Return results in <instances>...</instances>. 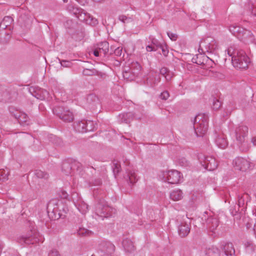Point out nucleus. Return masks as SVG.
Here are the masks:
<instances>
[{
	"label": "nucleus",
	"instance_id": "obj_1",
	"mask_svg": "<svg viewBox=\"0 0 256 256\" xmlns=\"http://www.w3.org/2000/svg\"><path fill=\"white\" fill-rule=\"evenodd\" d=\"M227 53L232 57V62L234 66L242 69L248 67L250 59L244 51L236 50L233 47L230 46L227 50Z\"/></svg>",
	"mask_w": 256,
	"mask_h": 256
},
{
	"label": "nucleus",
	"instance_id": "obj_42",
	"mask_svg": "<svg viewBox=\"0 0 256 256\" xmlns=\"http://www.w3.org/2000/svg\"><path fill=\"white\" fill-rule=\"evenodd\" d=\"M168 72H170L166 68H162L160 70V74L165 76Z\"/></svg>",
	"mask_w": 256,
	"mask_h": 256
},
{
	"label": "nucleus",
	"instance_id": "obj_53",
	"mask_svg": "<svg viewBox=\"0 0 256 256\" xmlns=\"http://www.w3.org/2000/svg\"><path fill=\"white\" fill-rule=\"evenodd\" d=\"M255 10V12H252L254 15H255L256 16V8L254 9Z\"/></svg>",
	"mask_w": 256,
	"mask_h": 256
},
{
	"label": "nucleus",
	"instance_id": "obj_52",
	"mask_svg": "<svg viewBox=\"0 0 256 256\" xmlns=\"http://www.w3.org/2000/svg\"><path fill=\"white\" fill-rule=\"evenodd\" d=\"M204 42H201L200 43V48H202V46H204Z\"/></svg>",
	"mask_w": 256,
	"mask_h": 256
},
{
	"label": "nucleus",
	"instance_id": "obj_16",
	"mask_svg": "<svg viewBox=\"0 0 256 256\" xmlns=\"http://www.w3.org/2000/svg\"><path fill=\"white\" fill-rule=\"evenodd\" d=\"M224 251L227 256H234L235 254V250L232 244H226L224 246Z\"/></svg>",
	"mask_w": 256,
	"mask_h": 256
},
{
	"label": "nucleus",
	"instance_id": "obj_26",
	"mask_svg": "<svg viewBox=\"0 0 256 256\" xmlns=\"http://www.w3.org/2000/svg\"><path fill=\"white\" fill-rule=\"evenodd\" d=\"M130 68L134 74H138L142 69V66L138 62H135L132 64Z\"/></svg>",
	"mask_w": 256,
	"mask_h": 256
},
{
	"label": "nucleus",
	"instance_id": "obj_37",
	"mask_svg": "<svg viewBox=\"0 0 256 256\" xmlns=\"http://www.w3.org/2000/svg\"><path fill=\"white\" fill-rule=\"evenodd\" d=\"M169 96L168 92L167 91H164L161 94L160 97L162 99L166 100L168 98Z\"/></svg>",
	"mask_w": 256,
	"mask_h": 256
},
{
	"label": "nucleus",
	"instance_id": "obj_40",
	"mask_svg": "<svg viewBox=\"0 0 256 256\" xmlns=\"http://www.w3.org/2000/svg\"><path fill=\"white\" fill-rule=\"evenodd\" d=\"M54 140L52 142L54 143L56 145H60L62 143V140L56 137V136H53Z\"/></svg>",
	"mask_w": 256,
	"mask_h": 256
},
{
	"label": "nucleus",
	"instance_id": "obj_20",
	"mask_svg": "<svg viewBox=\"0 0 256 256\" xmlns=\"http://www.w3.org/2000/svg\"><path fill=\"white\" fill-rule=\"evenodd\" d=\"M122 245L124 250L128 252H132L134 249V244L130 240L126 239L124 240Z\"/></svg>",
	"mask_w": 256,
	"mask_h": 256
},
{
	"label": "nucleus",
	"instance_id": "obj_35",
	"mask_svg": "<svg viewBox=\"0 0 256 256\" xmlns=\"http://www.w3.org/2000/svg\"><path fill=\"white\" fill-rule=\"evenodd\" d=\"M60 64L62 66L66 68H68L72 66L71 62L64 60L60 62Z\"/></svg>",
	"mask_w": 256,
	"mask_h": 256
},
{
	"label": "nucleus",
	"instance_id": "obj_28",
	"mask_svg": "<svg viewBox=\"0 0 256 256\" xmlns=\"http://www.w3.org/2000/svg\"><path fill=\"white\" fill-rule=\"evenodd\" d=\"M92 232L84 228H80L78 231V235L82 236H90Z\"/></svg>",
	"mask_w": 256,
	"mask_h": 256
},
{
	"label": "nucleus",
	"instance_id": "obj_56",
	"mask_svg": "<svg viewBox=\"0 0 256 256\" xmlns=\"http://www.w3.org/2000/svg\"><path fill=\"white\" fill-rule=\"evenodd\" d=\"M92 256H94L93 255H92Z\"/></svg>",
	"mask_w": 256,
	"mask_h": 256
},
{
	"label": "nucleus",
	"instance_id": "obj_38",
	"mask_svg": "<svg viewBox=\"0 0 256 256\" xmlns=\"http://www.w3.org/2000/svg\"><path fill=\"white\" fill-rule=\"evenodd\" d=\"M36 174L38 178H47V174H44L40 170L36 172Z\"/></svg>",
	"mask_w": 256,
	"mask_h": 256
},
{
	"label": "nucleus",
	"instance_id": "obj_21",
	"mask_svg": "<svg viewBox=\"0 0 256 256\" xmlns=\"http://www.w3.org/2000/svg\"><path fill=\"white\" fill-rule=\"evenodd\" d=\"M216 143L217 146L222 148H225L228 146V142L222 136H218L216 140Z\"/></svg>",
	"mask_w": 256,
	"mask_h": 256
},
{
	"label": "nucleus",
	"instance_id": "obj_34",
	"mask_svg": "<svg viewBox=\"0 0 256 256\" xmlns=\"http://www.w3.org/2000/svg\"><path fill=\"white\" fill-rule=\"evenodd\" d=\"M160 48H161L162 52V54L164 56H166L168 53V50L166 45L160 44Z\"/></svg>",
	"mask_w": 256,
	"mask_h": 256
},
{
	"label": "nucleus",
	"instance_id": "obj_33",
	"mask_svg": "<svg viewBox=\"0 0 256 256\" xmlns=\"http://www.w3.org/2000/svg\"><path fill=\"white\" fill-rule=\"evenodd\" d=\"M98 72L94 69H84L83 70V74L86 76H92L97 74Z\"/></svg>",
	"mask_w": 256,
	"mask_h": 256
},
{
	"label": "nucleus",
	"instance_id": "obj_11",
	"mask_svg": "<svg viewBox=\"0 0 256 256\" xmlns=\"http://www.w3.org/2000/svg\"><path fill=\"white\" fill-rule=\"evenodd\" d=\"M248 132V128L245 126H241L236 130V139L238 142H242Z\"/></svg>",
	"mask_w": 256,
	"mask_h": 256
},
{
	"label": "nucleus",
	"instance_id": "obj_54",
	"mask_svg": "<svg viewBox=\"0 0 256 256\" xmlns=\"http://www.w3.org/2000/svg\"><path fill=\"white\" fill-rule=\"evenodd\" d=\"M64 2H67L68 0H62Z\"/></svg>",
	"mask_w": 256,
	"mask_h": 256
},
{
	"label": "nucleus",
	"instance_id": "obj_25",
	"mask_svg": "<svg viewBox=\"0 0 256 256\" xmlns=\"http://www.w3.org/2000/svg\"><path fill=\"white\" fill-rule=\"evenodd\" d=\"M208 223L209 229L212 232L215 230L218 226V220L216 218H211L209 219Z\"/></svg>",
	"mask_w": 256,
	"mask_h": 256
},
{
	"label": "nucleus",
	"instance_id": "obj_2",
	"mask_svg": "<svg viewBox=\"0 0 256 256\" xmlns=\"http://www.w3.org/2000/svg\"><path fill=\"white\" fill-rule=\"evenodd\" d=\"M195 132L198 136H203L208 130V117L204 114H199L195 118Z\"/></svg>",
	"mask_w": 256,
	"mask_h": 256
},
{
	"label": "nucleus",
	"instance_id": "obj_24",
	"mask_svg": "<svg viewBox=\"0 0 256 256\" xmlns=\"http://www.w3.org/2000/svg\"><path fill=\"white\" fill-rule=\"evenodd\" d=\"M128 177L131 184H134L138 180V178L134 171L132 170H128Z\"/></svg>",
	"mask_w": 256,
	"mask_h": 256
},
{
	"label": "nucleus",
	"instance_id": "obj_4",
	"mask_svg": "<svg viewBox=\"0 0 256 256\" xmlns=\"http://www.w3.org/2000/svg\"><path fill=\"white\" fill-rule=\"evenodd\" d=\"M20 240L26 244H34L39 242H42L44 238L36 232H31L28 234L21 237Z\"/></svg>",
	"mask_w": 256,
	"mask_h": 256
},
{
	"label": "nucleus",
	"instance_id": "obj_12",
	"mask_svg": "<svg viewBox=\"0 0 256 256\" xmlns=\"http://www.w3.org/2000/svg\"><path fill=\"white\" fill-rule=\"evenodd\" d=\"M238 38L246 44L252 43L254 40V38L252 32L250 30L244 28V32H242Z\"/></svg>",
	"mask_w": 256,
	"mask_h": 256
},
{
	"label": "nucleus",
	"instance_id": "obj_18",
	"mask_svg": "<svg viewBox=\"0 0 256 256\" xmlns=\"http://www.w3.org/2000/svg\"><path fill=\"white\" fill-rule=\"evenodd\" d=\"M204 43L208 44L207 46H206V50L208 52H212L218 48V45L216 42L214 40H212L210 42L207 40V42Z\"/></svg>",
	"mask_w": 256,
	"mask_h": 256
},
{
	"label": "nucleus",
	"instance_id": "obj_17",
	"mask_svg": "<svg viewBox=\"0 0 256 256\" xmlns=\"http://www.w3.org/2000/svg\"><path fill=\"white\" fill-rule=\"evenodd\" d=\"M229 30L234 35L238 38L242 32H244V28L236 25H232L230 26Z\"/></svg>",
	"mask_w": 256,
	"mask_h": 256
},
{
	"label": "nucleus",
	"instance_id": "obj_41",
	"mask_svg": "<svg viewBox=\"0 0 256 256\" xmlns=\"http://www.w3.org/2000/svg\"><path fill=\"white\" fill-rule=\"evenodd\" d=\"M60 196L62 198H66L68 197V194L66 191L62 190L60 192Z\"/></svg>",
	"mask_w": 256,
	"mask_h": 256
},
{
	"label": "nucleus",
	"instance_id": "obj_22",
	"mask_svg": "<svg viewBox=\"0 0 256 256\" xmlns=\"http://www.w3.org/2000/svg\"><path fill=\"white\" fill-rule=\"evenodd\" d=\"M12 21L13 20L10 16L4 17L0 24V28L2 29H5L8 26H10Z\"/></svg>",
	"mask_w": 256,
	"mask_h": 256
},
{
	"label": "nucleus",
	"instance_id": "obj_27",
	"mask_svg": "<svg viewBox=\"0 0 256 256\" xmlns=\"http://www.w3.org/2000/svg\"><path fill=\"white\" fill-rule=\"evenodd\" d=\"M16 117L18 119L19 122L22 124H24L28 120L27 114L24 112L20 113L18 116H16Z\"/></svg>",
	"mask_w": 256,
	"mask_h": 256
},
{
	"label": "nucleus",
	"instance_id": "obj_8",
	"mask_svg": "<svg viewBox=\"0 0 256 256\" xmlns=\"http://www.w3.org/2000/svg\"><path fill=\"white\" fill-rule=\"evenodd\" d=\"M201 162L204 168L208 170H215L218 166L215 159L211 156L204 157V160Z\"/></svg>",
	"mask_w": 256,
	"mask_h": 256
},
{
	"label": "nucleus",
	"instance_id": "obj_43",
	"mask_svg": "<svg viewBox=\"0 0 256 256\" xmlns=\"http://www.w3.org/2000/svg\"><path fill=\"white\" fill-rule=\"evenodd\" d=\"M122 53V48L120 47H118L114 50V54L116 56H120Z\"/></svg>",
	"mask_w": 256,
	"mask_h": 256
},
{
	"label": "nucleus",
	"instance_id": "obj_46",
	"mask_svg": "<svg viewBox=\"0 0 256 256\" xmlns=\"http://www.w3.org/2000/svg\"><path fill=\"white\" fill-rule=\"evenodd\" d=\"M172 74L170 72H168L165 76L166 80H171L172 78Z\"/></svg>",
	"mask_w": 256,
	"mask_h": 256
},
{
	"label": "nucleus",
	"instance_id": "obj_23",
	"mask_svg": "<svg viewBox=\"0 0 256 256\" xmlns=\"http://www.w3.org/2000/svg\"><path fill=\"white\" fill-rule=\"evenodd\" d=\"M108 44L106 42H102L98 46V48L100 52V54H102L104 55L106 54L108 52Z\"/></svg>",
	"mask_w": 256,
	"mask_h": 256
},
{
	"label": "nucleus",
	"instance_id": "obj_50",
	"mask_svg": "<svg viewBox=\"0 0 256 256\" xmlns=\"http://www.w3.org/2000/svg\"><path fill=\"white\" fill-rule=\"evenodd\" d=\"M126 19V17L124 16H121L119 17V20L123 22Z\"/></svg>",
	"mask_w": 256,
	"mask_h": 256
},
{
	"label": "nucleus",
	"instance_id": "obj_49",
	"mask_svg": "<svg viewBox=\"0 0 256 256\" xmlns=\"http://www.w3.org/2000/svg\"><path fill=\"white\" fill-rule=\"evenodd\" d=\"M119 169H120V166H119L118 164H116V166H115V168L114 170V172H119V170H120Z\"/></svg>",
	"mask_w": 256,
	"mask_h": 256
},
{
	"label": "nucleus",
	"instance_id": "obj_13",
	"mask_svg": "<svg viewBox=\"0 0 256 256\" xmlns=\"http://www.w3.org/2000/svg\"><path fill=\"white\" fill-rule=\"evenodd\" d=\"M102 251L108 254H112L114 251V246L110 242H106L100 244Z\"/></svg>",
	"mask_w": 256,
	"mask_h": 256
},
{
	"label": "nucleus",
	"instance_id": "obj_14",
	"mask_svg": "<svg viewBox=\"0 0 256 256\" xmlns=\"http://www.w3.org/2000/svg\"><path fill=\"white\" fill-rule=\"evenodd\" d=\"M74 13L76 16V17L81 21L85 22L86 20L88 14L84 12L82 10H78V8L74 9Z\"/></svg>",
	"mask_w": 256,
	"mask_h": 256
},
{
	"label": "nucleus",
	"instance_id": "obj_10",
	"mask_svg": "<svg viewBox=\"0 0 256 256\" xmlns=\"http://www.w3.org/2000/svg\"><path fill=\"white\" fill-rule=\"evenodd\" d=\"M190 219L187 218L181 223L178 228V233L180 236L182 237H185L190 232Z\"/></svg>",
	"mask_w": 256,
	"mask_h": 256
},
{
	"label": "nucleus",
	"instance_id": "obj_9",
	"mask_svg": "<svg viewBox=\"0 0 256 256\" xmlns=\"http://www.w3.org/2000/svg\"><path fill=\"white\" fill-rule=\"evenodd\" d=\"M92 122L91 121L82 120L76 124L75 128L79 132H84L93 130L92 127Z\"/></svg>",
	"mask_w": 256,
	"mask_h": 256
},
{
	"label": "nucleus",
	"instance_id": "obj_36",
	"mask_svg": "<svg viewBox=\"0 0 256 256\" xmlns=\"http://www.w3.org/2000/svg\"><path fill=\"white\" fill-rule=\"evenodd\" d=\"M48 256H60V255L58 250H52L50 251Z\"/></svg>",
	"mask_w": 256,
	"mask_h": 256
},
{
	"label": "nucleus",
	"instance_id": "obj_45",
	"mask_svg": "<svg viewBox=\"0 0 256 256\" xmlns=\"http://www.w3.org/2000/svg\"><path fill=\"white\" fill-rule=\"evenodd\" d=\"M42 96L40 97L39 98L40 99H44L46 98V96L48 95V92L46 90H42Z\"/></svg>",
	"mask_w": 256,
	"mask_h": 256
},
{
	"label": "nucleus",
	"instance_id": "obj_6",
	"mask_svg": "<svg viewBox=\"0 0 256 256\" xmlns=\"http://www.w3.org/2000/svg\"><path fill=\"white\" fill-rule=\"evenodd\" d=\"M234 166L236 170L246 172L250 167V162L242 158H236L233 162Z\"/></svg>",
	"mask_w": 256,
	"mask_h": 256
},
{
	"label": "nucleus",
	"instance_id": "obj_44",
	"mask_svg": "<svg viewBox=\"0 0 256 256\" xmlns=\"http://www.w3.org/2000/svg\"><path fill=\"white\" fill-rule=\"evenodd\" d=\"M130 114H123L122 115H120V116H122V118L124 120V121L125 122L127 123L129 121L127 119H126V118L128 116H130Z\"/></svg>",
	"mask_w": 256,
	"mask_h": 256
},
{
	"label": "nucleus",
	"instance_id": "obj_48",
	"mask_svg": "<svg viewBox=\"0 0 256 256\" xmlns=\"http://www.w3.org/2000/svg\"><path fill=\"white\" fill-rule=\"evenodd\" d=\"M146 50L148 52H152V50H156L152 46H148L146 48Z\"/></svg>",
	"mask_w": 256,
	"mask_h": 256
},
{
	"label": "nucleus",
	"instance_id": "obj_51",
	"mask_svg": "<svg viewBox=\"0 0 256 256\" xmlns=\"http://www.w3.org/2000/svg\"><path fill=\"white\" fill-rule=\"evenodd\" d=\"M252 142L254 146H256V136H254L252 138Z\"/></svg>",
	"mask_w": 256,
	"mask_h": 256
},
{
	"label": "nucleus",
	"instance_id": "obj_30",
	"mask_svg": "<svg viewBox=\"0 0 256 256\" xmlns=\"http://www.w3.org/2000/svg\"><path fill=\"white\" fill-rule=\"evenodd\" d=\"M9 174L10 170L8 169H0V175L2 180H7Z\"/></svg>",
	"mask_w": 256,
	"mask_h": 256
},
{
	"label": "nucleus",
	"instance_id": "obj_31",
	"mask_svg": "<svg viewBox=\"0 0 256 256\" xmlns=\"http://www.w3.org/2000/svg\"><path fill=\"white\" fill-rule=\"evenodd\" d=\"M240 144V148L242 152H246L250 148V144L247 142H245L244 140L242 142H239Z\"/></svg>",
	"mask_w": 256,
	"mask_h": 256
},
{
	"label": "nucleus",
	"instance_id": "obj_32",
	"mask_svg": "<svg viewBox=\"0 0 256 256\" xmlns=\"http://www.w3.org/2000/svg\"><path fill=\"white\" fill-rule=\"evenodd\" d=\"M221 106V102L216 98L212 100V107L214 110H217Z\"/></svg>",
	"mask_w": 256,
	"mask_h": 256
},
{
	"label": "nucleus",
	"instance_id": "obj_3",
	"mask_svg": "<svg viewBox=\"0 0 256 256\" xmlns=\"http://www.w3.org/2000/svg\"><path fill=\"white\" fill-rule=\"evenodd\" d=\"M160 178L169 184H176L180 182L182 175L178 170H171L162 172L160 175Z\"/></svg>",
	"mask_w": 256,
	"mask_h": 256
},
{
	"label": "nucleus",
	"instance_id": "obj_15",
	"mask_svg": "<svg viewBox=\"0 0 256 256\" xmlns=\"http://www.w3.org/2000/svg\"><path fill=\"white\" fill-rule=\"evenodd\" d=\"M182 197L183 193L180 190H174L170 194V198L174 201L180 200Z\"/></svg>",
	"mask_w": 256,
	"mask_h": 256
},
{
	"label": "nucleus",
	"instance_id": "obj_39",
	"mask_svg": "<svg viewBox=\"0 0 256 256\" xmlns=\"http://www.w3.org/2000/svg\"><path fill=\"white\" fill-rule=\"evenodd\" d=\"M168 35L172 40L175 41L177 39V35L175 34L168 32Z\"/></svg>",
	"mask_w": 256,
	"mask_h": 256
},
{
	"label": "nucleus",
	"instance_id": "obj_19",
	"mask_svg": "<svg viewBox=\"0 0 256 256\" xmlns=\"http://www.w3.org/2000/svg\"><path fill=\"white\" fill-rule=\"evenodd\" d=\"M76 205L79 211L82 214H86L88 211V205L82 200H80Z\"/></svg>",
	"mask_w": 256,
	"mask_h": 256
},
{
	"label": "nucleus",
	"instance_id": "obj_7",
	"mask_svg": "<svg viewBox=\"0 0 256 256\" xmlns=\"http://www.w3.org/2000/svg\"><path fill=\"white\" fill-rule=\"evenodd\" d=\"M114 210L108 206H102L98 204L96 210V214L102 218H108L112 215Z\"/></svg>",
	"mask_w": 256,
	"mask_h": 256
},
{
	"label": "nucleus",
	"instance_id": "obj_47",
	"mask_svg": "<svg viewBox=\"0 0 256 256\" xmlns=\"http://www.w3.org/2000/svg\"><path fill=\"white\" fill-rule=\"evenodd\" d=\"M94 54L96 56H98L100 55H101V54H100V52L99 51V50L98 48H96L95 50H94Z\"/></svg>",
	"mask_w": 256,
	"mask_h": 256
},
{
	"label": "nucleus",
	"instance_id": "obj_5",
	"mask_svg": "<svg viewBox=\"0 0 256 256\" xmlns=\"http://www.w3.org/2000/svg\"><path fill=\"white\" fill-rule=\"evenodd\" d=\"M62 110V108L58 107L53 110L54 112L58 115L59 118L65 122H71L74 120L72 113L68 110Z\"/></svg>",
	"mask_w": 256,
	"mask_h": 256
},
{
	"label": "nucleus",
	"instance_id": "obj_55",
	"mask_svg": "<svg viewBox=\"0 0 256 256\" xmlns=\"http://www.w3.org/2000/svg\"><path fill=\"white\" fill-rule=\"evenodd\" d=\"M92 256H94L93 255H92Z\"/></svg>",
	"mask_w": 256,
	"mask_h": 256
},
{
	"label": "nucleus",
	"instance_id": "obj_29",
	"mask_svg": "<svg viewBox=\"0 0 256 256\" xmlns=\"http://www.w3.org/2000/svg\"><path fill=\"white\" fill-rule=\"evenodd\" d=\"M86 22L92 26L96 25L98 23V20L92 16H90V14L86 19Z\"/></svg>",
	"mask_w": 256,
	"mask_h": 256
}]
</instances>
